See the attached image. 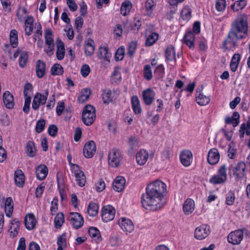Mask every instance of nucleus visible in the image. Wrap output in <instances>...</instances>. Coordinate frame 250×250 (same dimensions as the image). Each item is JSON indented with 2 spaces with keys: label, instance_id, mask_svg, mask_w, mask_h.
Segmentation results:
<instances>
[{
  "label": "nucleus",
  "instance_id": "1",
  "mask_svg": "<svg viewBox=\"0 0 250 250\" xmlns=\"http://www.w3.org/2000/svg\"><path fill=\"white\" fill-rule=\"evenodd\" d=\"M167 192V186L160 180H156L147 185L146 193L142 195L141 203L146 209L156 210L165 205L164 194Z\"/></svg>",
  "mask_w": 250,
  "mask_h": 250
},
{
  "label": "nucleus",
  "instance_id": "2",
  "mask_svg": "<svg viewBox=\"0 0 250 250\" xmlns=\"http://www.w3.org/2000/svg\"><path fill=\"white\" fill-rule=\"evenodd\" d=\"M248 32V17L244 14L237 15L232 23L231 28L227 39L224 41V45L231 43L233 46L237 45V41L245 37Z\"/></svg>",
  "mask_w": 250,
  "mask_h": 250
},
{
  "label": "nucleus",
  "instance_id": "3",
  "mask_svg": "<svg viewBox=\"0 0 250 250\" xmlns=\"http://www.w3.org/2000/svg\"><path fill=\"white\" fill-rule=\"evenodd\" d=\"M246 168L245 162L240 161L236 165H231L229 167V173L230 175H233L236 179L241 180L245 176Z\"/></svg>",
  "mask_w": 250,
  "mask_h": 250
},
{
  "label": "nucleus",
  "instance_id": "4",
  "mask_svg": "<svg viewBox=\"0 0 250 250\" xmlns=\"http://www.w3.org/2000/svg\"><path fill=\"white\" fill-rule=\"evenodd\" d=\"M96 118L95 109L91 105L85 106L82 113V121L86 125L93 124Z\"/></svg>",
  "mask_w": 250,
  "mask_h": 250
},
{
  "label": "nucleus",
  "instance_id": "5",
  "mask_svg": "<svg viewBox=\"0 0 250 250\" xmlns=\"http://www.w3.org/2000/svg\"><path fill=\"white\" fill-rule=\"evenodd\" d=\"M248 232L245 229L232 231L228 236V241L233 245H239L243 239L244 233L247 234Z\"/></svg>",
  "mask_w": 250,
  "mask_h": 250
},
{
  "label": "nucleus",
  "instance_id": "6",
  "mask_svg": "<svg viewBox=\"0 0 250 250\" xmlns=\"http://www.w3.org/2000/svg\"><path fill=\"white\" fill-rule=\"evenodd\" d=\"M108 163L112 167H117L119 166L122 160V156L120 151L116 148L112 149L108 154Z\"/></svg>",
  "mask_w": 250,
  "mask_h": 250
},
{
  "label": "nucleus",
  "instance_id": "7",
  "mask_svg": "<svg viewBox=\"0 0 250 250\" xmlns=\"http://www.w3.org/2000/svg\"><path fill=\"white\" fill-rule=\"evenodd\" d=\"M49 90L47 89L44 90L43 94L39 92L37 93L34 97L32 105V108L37 110L39 108L40 105L44 104L46 102Z\"/></svg>",
  "mask_w": 250,
  "mask_h": 250
},
{
  "label": "nucleus",
  "instance_id": "8",
  "mask_svg": "<svg viewBox=\"0 0 250 250\" xmlns=\"http://www.w3.org/2000/svg\"><path fill=\"white\" fill-rule=\"evenodd\" d=\"M210 233L209 226L203 224L195 229L194 236L196 239L202 240L207 238Z\"/></svg>",
  "mask_w": 250,
  "mask_h": 250
},
{
  "label": "nucleus",
  "instance_id": "9",
  "mask_svg": "<svg viewBox=\"0 0 250 250\" xmlns=\"http://www.w3.org/2000/svg\"><path fill=\"white\" fill-rule=\"evenodd\" d=\"M67 219L70 224L76 229H79L83 224V219L82 216L78 212H70Z\"/></svg>",
  "mask_w": 250,
  "mask_h": 250
},
{
  "label": "nucleus",
  "instance_id": "10",
  "mask_svg": "<svg viewBox=\"0 0 250 250\" xmlns=\"http://www.w3.org/2000/svg\"><path fill=\"white\" fill-rule=\"evenodd\" d=\"M115 210L112 206L107 205L103 208L101 216L104 222H108L112 220L115 217Z\"/></svg>",
  "mask_w": 250,
  "mask_h": 250
},
{
  "label": "nucleus",
  "instance_id": "11",
  "mask_svg": "<svg viewBox=\"0 0 250 250\" xmlns=\"http://www.w3.org/2000/svg\"><path fill=\"white\" fill-rule=\"evenodd\" d=\"M72 170L74 173L77 184L80 187L84 186L86 183V178L83 172L80 169L77 165H73Z\"/></svg>",
  "mask_w": 250,
  "mask_h": 250
},
{
  "label": "nucleus",
  "instance_id": "12",
  "mask_svg": "<svg viewBox=\"0 0 250 250\" xmlns=\"http://www.w3.org/2000/svg\"><path fill=\"white\" fill-rule=\"evenodd\" d=\"M118 224L126 234L131 233L134 229V226L132 221L128 218H121L118 221Z\"/></svg>",
  "mask_w": 250,
  "mask_h": 250
},
{
  "label": "nucleus",
  "instance_id": "13",
  "mask_svg": "<svg viewBox=\"0 0 250 250\" xmlns=\"http://www.w3.org/2000/svg\"><path fill=\"white\" fill-rule=\"evenodd\" d=\"M156 93L154 91L148 88L142 92V98L144 104L146 105H151L155 100Z\"/></svg>",
  "mask_w": 250,
  "mask_h": 250
},
{
  "label": "nucleus",
  "instance_id": "14",
  "mask_svg": "<svg viewBox=\"0 0 250 250\" xmlns=\"http://www.w3.org/2000/svg\"><path fill=\"white\" fill-rule=\"evenodd\" d=\"M203 89V86L201 85L200 87H198L196 89V101L198 104L201 106L205 105L208 104L210 99L209 97L204 95L201 92Z\"/></svg>",
  "mask_w": 250,
  "mask_h": 250
},
{
  "label": "nucleus",
  "instance_id": "15",
  "mask_svg": "<svg viewBox=\"0 0 250 250\" xmlns=\"http://www.w3.org/2000/svg\"><path fill=\"white\" fill-rule=\"evenodd\" d=\"M96 150V146L93 141L86 143L83 149V153L84 157L87 158H92Z\"/></svg>",
  "mask_w": 250,
  "mask_h": 250
},
{
  "label": "nucleus",
  "instance_id": "16",
  "mask_svg": "<svg viewBox=\"0 0 250 250\" xmlns=\"http://www.w3.org/2000/svg\"><path fill=\"white\" fill-rule=\"evenodd\" d=\"M220 154L218 150L215 148L211 149L208 155V161L211 165L216 164L219 160Z\"/></svg>",
  "mask_w": 250,
  "mask_h": 250
},
{
  "label": "nucleus",
  "instance_id": "17",
  "mask_svg": "<svg viewBox=\"0 0 250 250\" xmlns=\"http://www.w3.org/2000/svg\"><path fill=\"white\" fill-rule=\"evenodd\" d=\"M180 158L181 163L186 167L189 166L191 162L192 154L190 151L186 150L181 152Z\"/></svg>",
  "mask_w": 250,
  "mask_h": 250
},
{
  "label": "nucleus",
  "instance_id": "18",
  "mask_svg": "<svg viewBox=\"0 0 250 250\" xmlns=\"http://www.w3.org/2000/svg\"><path fill=\"white\" fill-rule=\"evenodd\" d=\"M2 100L5 107L8 109H12L14 106V97L8 91L3 94Z\"/></svg>",
  "mask_w": 250,
  "mask_h": 250
},
{
  "label": "nucleus",
  "instance_id": "19",
  "mask_svg": "<svg viewBox=\"0 0 250 250\" xmlns=\"http://www.w3.org/2000/svg\"><path fill=\"white\" fill-rule=\"evenodd\" d=\"M48 172V168L44 165H40L36 169V177L39 180H44L47 176Z\"/></svg>",
  "mask_w": 250,
  "mask_h": 250
},
{
  "label": "nucleus",
  "instance_id": "20",
  "mask_svg": "<svg viewBox=\"0 0 250 250\" xmlns=\"http://www.w3.org/2000/svg\"><path fill=\"white\" fill-rule=\"evenodd\" d=\"M194 208V201L190 198H188L185 201L183 205V209L184 212L186 215H189L193 211Z\"/></svg>",
  "mask_w": 250,
  "mask_h": 250
},
{
  "label": "nucleus",
  "instance_id": "21",
  "mask_svg": "<svg viewBox=\"0 0 250 250\" xmlns=\"http://www.w3.org/2000/svg\"><path fill=\"white\" fill-rule=\"evenodd\" d=\"M125 180L123 177H117L113 183V188L117 192H120L125 188Z\"/></svg>",
  "mask_w": 250,
  "mask_h": 250
},
{
  "label": "nucleus",
  "instance_id": "22",
  "mask_svg": "<svg viewBox=\"0 0 250 250\" xmlns=\"http://www.w3.org/2000/svg\"><path fill=\"white\" fill-rule=\"evenodd\" d=\"M185 43L190 49L194 48L195 37L194 33L191 31H187L184 36L183 38Z\"/></svg>",
  "mask_w": 250,
  "mask_h": 250
},
{
  "label": "nucleus",
  "instance_id": "23",
  "mask_svg": "<svg viewBox=\"0 0 250 250\" xmlns=\"http://www.w3.org/2000/svg\"><path fill=\"white\" fill-rule=\"evenodd\" d=\"M20 221L17 219H14L11 222L9 229V232L11 237L14 238L18 235L20 230Z\"/></svg>",
  "mask_w": 250,
  "mask_h": 250
},
{
  "label": "nucleus",
  "instance_id": "24",
  "mask_svg": "<svg viewBox=\"0 0 250 250\" xmlns=\"http://www.w3.org/2000/svg\"><path fill=\"white\" fill-rule=\"evenodd\" d=\"M148 157V153L145 150H140L136 154V161L139 165H144L147 161Z\"/></svg>",
  "mask_w": 250,
  "mask_h": 250
},
{
  "label": "nucleus",
  "instance_id": "25",
  "mask_svg": "<svg viewBox=\"0 0 250 250\" xmlns=\"http://www.w3.org/2000/svg\"><path fill=\"white\" fill-rule=\"evenodd\" d=\"M36 221L33 214H29L24 219V223L26 228L28 230L33 229L36 225Z\"/></svg>",
  "mask_w": 250,
  "mask_h": 250
},
{
  "label": "nucleus",
  "instance_id": "26",
  "mask_svg": "<svg viewBox=\"0 0 250 250\" xmlns=\"http://www.w3.org/2000/svg\"><path fill=\"white\" fill-rule=\"evenodd\" d=\"M36 72L38 78L43 77L45 73V63L44 62L40 60L37 61L36 65Z\"/></svg>",
  "mask_w": 250,
  "mask_h": 250
},
{
  "label": "nucleus",
  "instance_id": "27",
  "mask_svg": "<svg viewBox=\"0 0 250 250\" xmlns=\"http://www.w3.org/2000/svg\"><path fill=\"white\" fill-rule=\"evenodd\" d=\"M14 180L16 184L19 187H23L24 183V175L20 169H17L14 173Z\"/></svg>",
  "mask_w": 250,
  "mask_h": 250
},
{
  "label": "nucleus",
  "instance_id": "28",
  "mask_svg": "<svg viewBox=\"0 0 250 250\" xmlns=\"http://www.w3.org/2000/svg\"><path fill=\"white\" fill-rule=\"evenodd\" d=\"M14 203L11 197H8L5 202V213L6 216L10 218L13 212Z\"/></svg>",
  "mask_w": 250,
  "mask_h": 250
},
{
  "label": "nucleus",
  "instance_id": "29",
  "mask_svg": "<svg viewBox=\"0 0 250 250\" xmlns=\"http://www.w3.org/2000/svg\"><path fill=\"white\" fill-rule=\"evenodd\" d=\"M156 4V0H147L145 4L146 14L151 17L154 15L153 9Z\"/></svg>",
  "mask_w": 250,
  "mask_h": 250
},
{
  "label": "nucleus",
  "instance_id": "30",
  "mask_svg": "<svg viewBox=\"0 0 250 250\" xmlns=\"http://www.w3.org/2000/svg\"><path fill=\"white\" fill-rule=\"evenodd\" d=\"M131 104L133 110L135 114H139L142 112L140 101L137 96L131 97Z\"/></svg>",
  "mask_w": 250,
  "mask_h": 250
},
{
  "label": "nucleus",
  "instance_id": "31",
  "mask_svg": "<svg viewBox=\"0 0 250 250\" xmlns=\"http://www.w3.org/2000/svg\"><path fill=\"white\" fill-rule=\"evenodd\" d=\"M98 58L109 62V58L111 57V54L108 52V48L106 47H101L99 49Z\"/></svg>",
  "mask_w": 250,
  "mask_h": 250
},
{
  "label": "nucleus",
  "instance_id": "32",
  "mask_svg": "<svg viewBox=\"0 0 250 250\" xmlns=\"http://www.w3.org/2000/svg\"><path fill=\"white\" fill-rule=\"evenodd\" d=\"M91 93L89 88H84L81 91L80 95L78 98L79 103H83L86 101Z\"/></svg>",
  "mask_w": 250,
  "mask_h": 250
},
{
  "label": "nucleus",
  "instance_id": "33",
  "mask_svg": "<svg viewBox=\"0 0 250 250\" xmlns=\"http://www.w3.org/2000/svg\"><path fill=\"white\" fill-rule=\"evenodd\" d=\"M65 54V49L64 43L61 41H59L57 44V50L56 52L57 58L59 60L63 59Z\"/></svg>",
  "mask_w": 250,
  "mask_h": 250
},
{
  "label": "nucleus",
  "instance_id": "34",
  "mask_svg": "<svg viewBox=\"0 0 250 250\" xmlns=\"http://www.w3.org/2000/svg\"><path fill=\"white\" fill-rule=\"evenodd\" d=\"M26 153L28 156L34 157L36 154L35 144L32 141H29L26 144Z\"/></svg>",
  "mask_w": 250,
  "mask_h": 250
},
{
  "label": "nucleus",
  "instance_id": "35",
  "mask_svg": "<svg viewBox=\"0 0 250 250\" xmlns=\"http://www.w3.org/2000/svg\"><path fill=\"white\" fill-rule=\"evenodd\" d=\"M64 216L62 212L57 214L54 219V227L56 229H60L64 223Z\"/></svg>",
  "mask_w": 250,
  "mask_h": 250
},
{
  "label": "nucleus",
  "instance_id": "36",
  "mask_svg": "<svg viewBox=\"0 0 250 250\" xmlns=\"http://www.w3.org/2000/svg\"><path fill=\"white\" fill-rule=\"evenodd\" d=\"M112 93L110 90H104L102 93V99L104 104H108L113 101Z\"/></svg>",
  "mask_w": 250,
  "mask_h": 250
},
{
  "label": "nucleus",
  "instance_id": "37",
  "mask_svg": "<svg viewBox=\"0 0 250 250\" xmlns=\"http://www.w3.org/2000/svg\"><path fill=\"white\" fill-rule=\"evenodd\" d=\"M10 42L13 48L16 47L18 45V32L15 29H13L10 32Z\"/></svg>",
  "mask_w": 250,
  "mask_h": 250
},
{
  "label": "nucleus",
  "instance_id": "38",
  "mask_svg": "<svg viewBox=\"0 0 250 250\" xmlns=\"http://www.w3.org/2000/svg\"><path fill=\"white\" fill-rule=\"evenodd\" d=\"M99 207L95 203H90L87 207V212L89 216H95L98 212Z\"/></svg>",
  "mask_w": 250,
  "mask_h": 250
},
{
  "label": "nucleus",
  "instance_id": "39",
  "mask_svg": "<svg viewBox=\"0 0 250 250\" xmlns=\"http://www.w3.org/2000/svg\"><path fill=\"white\" fill-rule=\"evenodd\" d=\"M165 57L167 60L172 61L175 60V52L172 46H168L165 51Z\"/></svg>",
  "mask_w": 250,
  "mask_h": 250
},
{
  "label": "nucleus",
  "instance_id": "40",
  "mask_svg": "<svg viewBox=\"0 0 250 250\" xmlns=\"http://www.w3.org/2000/svg\"><path fill=\"white\" fill-rule=\"evenodd\" d=\"M132 7V4L129 1H125L122 4L121 13L125 16L129 13Z\"/></svg>",
  "mask_w": 250,
  "mask_h": 250
},
{
  "label": "nucleus",
  "instance_id": "41",
  "mask_svg": "<svg viewBox=\"0 0 250 250\" xmlns=\"http://www.w3.org/2000/svg\"><path fill=\"white\" fill-rule=\"evenodd\" d=\"M158 39V34L155 32L151 33L146 38L145 44L147 46L152 45Z\"/></svg>",
  "mask_w": 250,
  "mask_h": 250
},
{
  "label": "nucleus",
  "instance_id": "42",
  "mask_svg": "<svg viewBox=\"0 0 250 250\" xmlns=\"http://www.w3.org/2000/svg\"><path fill=\"white\" fill-rule=\"evenodd\" d=\"M246 5L245 0H238L231 5V9L234 11L242 9Z\"/></svg>",
  "mask_w": 250,
  "mask_h": 250
},
{
  "label": "nucleus",
  "instance_id": "43",
  "mask_svg": "<svg viewBox=\"0 0 250 250\" xmlns=\"http://www.w3.org/2000/svg\"><path fill=\"white\" fill-rule=\"evenodd\" d=\"M191 10L188 7H185L181 12V16L183 20L188 21L191 18Z\"/></svg>",
  "mask_w": 250,
  "mask_h": 250
},
{
  "label": "nucleus",
  "instance_id": "44",
  "mask_svg": "<svg viewBox=\"0 0 250 250\" xmlns=\"http://www.w3.org/2000/svg\"><path fill=\"white\" fill-rule=\"evenodd\" d=\"M45 43L47 45L54 44V40L52 38V32L51 29H47L45 32Z\"/></svg>",
  "mask_w": 250,
  "mask_h": 250
},
{
  "label": "nucleus",
  "instance_id": "45",
  "mask_svg": "<svg viewBox=\"0 0 250 250\" xmlns=\"http://www.w3.org/2000/svg\"><path fill=\"white\" fill-rule=\"evenodd\" d=\"M51 74L53 75H59L63 73V67L60 64H55L51 68Z\"/></svg>",
  "mask_w": 250,
  "mask_h": 250
},
{
  "label": "nucleus",
  "instance_id": "46",
  "mask_svg": "<svg viewBox=\"0 0 250 250\" xmlns=\"http://www.w3.org/2000/svg\"><path fill=\"white\" fill-rule=\"evenodd\" d=\"M32 85L29 83H27L24 86L23 95L24 98H31V95L32 93Z\"/></svg>",
  "mask_w": 250,
  "mask_h": 250
},
{
  "label": "nucleus",
  "instance_id": "47",
  "mask_svg": "<svg viewBox=\"0 0 250 250\" xmlns=\"http://www.w3.org/2000/svg\"><path fill=\"white\" fill-rule=\"evenodd\" d=\"M28 54L26 51H22L21 53L19 58V65L21 67H23L26 65L28 60Z\"/></svg>",
  "mask_w": 250,
  "mask_h": 250
},
{
  "label": "nucleus",
  "instance_id": "48",
  "mask_svg": "<svg viewBox=\"0 0 250 250\" xmlns=\"http://www.w3.org/2000/svg\"><path fill=\"white\" fill-rule=\"evenodd\" d=\"M143 73L144 78L146 80L149 81L152 78V71L149 65H145Z\"/></svg>",
  "mask_w": 250,
  "mask_h": 250
},
{
  "label": "nucleus",
  "instance_id": "49",
  "mask_svg": "<svg viewBox=\"0 0 250 250\" xmlns=\"http://www.w3.org/2000/svg\"><path fill=\"white\" fill-rule=\"evenodd\" d=\"M226 6V0H216L215 2V8L219 12L223 11Z\"/></svg>",
  "mask_w": 250,
  "mask_h": 250
},
{
  "label": "nucleus",
  "instance_id": "50",
  "mask_svg": "<svg viewBox=\"0 0 250 250\" xmlns=\"http://www.w3.org/2000/svg\"><path fill=\"white\" fill-rule=\"evenodd\" d=\"M235 199V194L233 191H229L226 195V203L228 205H233Z\"/></svg>",
  "mask_w": 250,
  "mask_h": 250
},
{
  "label": "nucleus",
  "instance_id": "51",
  "mask_svg": "<svg viewBox=\"0 0 250 250\" xmlns=\"http://www.w3.org/2000/svg\"><path fill=\"white\" fill-rule=\"evenodd\" d=\"M137 47V42H136L133 41L131 42L128 45V52H127V55L131 57L133 56V54H134L136 49Z\"/></svg>",
  "mask_w": 250,
  "mask_h": 250
},
{
  "label": "nucleus",
  "instance_id": "52",
  "mask_svg": "<svg viewBox=\"0 0 250 250\" xmlns=\"http://www.w3.org/2000/svg\"><path fill=\"white\" fill-rule=\"evenodd\" d=\"M125 55V48L120 47L116 51L115 55V59L116 61H121L123 59Z\"/></svg>",
  "mask_w": 250,
  "mask_h": 250
},
{
  "label": "nucleus",
  "instance_id": "53",
  "mask_svg": "<svg viewBox=\"0 0 250 250\" xmlns=\"http://www.w3.org/2000/svg\"><path fill=\"white\" fill-rule=\"evenodd\" d=\"M45 121L44 119H40L38 121L36 125V130L38 133L42 132L45 127Z\"/></svg>",
  "mask_w": 250,
  "mask_h": 250
},
{
  "label": "nucleus",
  "instance_id": "54",
  "mask_svg": "<svg viewBox=\"0 0 250 250\" xmlns=\"http://www.w3.org/2000/svg\"><path fill=\"white\" fill-rule=\"evenodd\" d=\"M226 180V179H224L223 177L219 176V175H216L212 177L210 180L209 182L211 183H212L213 184L216 185V184H219L223 183Z\"/></svg>",
  "mask_w": 250,
  "mask_h": 250
},
{
  "label": "nucleus",
  "instance_id": "55",
  "mask_svg": "<svg viewBox=\"0 0 250 250\" xmlns=\"http://www.w3.org/2000/svg\"><path fill=\"white\" fill-rule=\"evenodd\" d=\"M27 14V10L25 8H20L17 12V17L19 21L21 22H23L24 21L25 17Z\"/></svg>",
  "mask_w": 250,
  "mask_h": 250
},
{
  "label": "nucleus",
  "instance_id": "56",
  "mask_svg": "<svg viewBox=\"0 0 250 250\" xmlns=\"http://www.w3.org/2000/svg\"><path fill=\"white\" fill-rule=\"evenodd\" d=\"M84 51L85 54L87 56H91L94 51V47L92 45L91 42H88L84 46Z\"/></svg>",
  "mask_w": 250,
  "mask_h": 250
},
{
  "label": "nucleus",
  "instance_id": "57",
  "mask_svg": "<svg viewBox=\"0 0 250 250\" xmlns=\"http://www.w3.org/2000/svg\"><path fill=\"white\" fill-rule=\"evenodd\" d=\"M165 68L163 65H158L155 69L154 73L158 78H162L164 74Z\"/></svg>",
  "mask_w": 250,
  "mask_h": 250
},
{
  "label": "nucleus",
  "instance_id": "58",
  "mask_svg": "<svg viewBox=\"0 0 250 250\" xmlns=\"http://www.w3.org/2000/svg\"><path fill=\"white\" fill-rule=\"evenodd\" d=\"M58 199L57 197H54L51 202L50 211L51 214L54 215V212H56L58 209Z\"/></svg>",
  "mask_w": 250,
  "mask_h": 250
},
{
  "label": "nucleus",
  "instance_id": "59",
  "mask_svg": "<svg viewBox=\"0 0 250 250\" xmlns=\"http://www.w3.org/2000/svg\"><path fill=\"white\" fill-rule=\"evenodd\" d=\"M88 233L89 235L93 238H98L100 235L99 230L94 227H90L89 229Z\"/></svg>",
  "mask_w": 250,
  "mask_h": 250
},
{
  "label": "nucleus",
  "instance_id": "60",
  "mask_svg": "<svg viewBox=\"0 0 250 250\" xmlns=\"http://www.w3.org/2000/svg\"><path fill=\"white\" fill-rule=\"evenodd\" d=\"M105 188V184L103 179H100L96 184V190L98 192L102 191Z\"/></svg>",
  "mask_w": 250,
  "mask_h": 250
},
{
  "label": "nucleus",
  "instance_id": "61",
  "mask_svg": "<svg viewBox=\"0 0 250 250\" xmlns=\"http://www.w3.org/2000/svg\"><path fill=\"white\" fill-rule=\"evenodd\" d=\"M90 72V68L87 64L83 65L81 69V73L83 77H87Z\"/></svg>",
  "mask_w": 250,
  "mask_h": 250
},
{
  "label": "nucleus",
  "instance_id": "62",
  "mask_svg": "<svg viewBox=\"0 0 250 250\" xmlns=\"http://www.w3.org/2000/svg\"><path fill=\"white\" fill-rule=\"evenodd\" d=\"M66 3L70 11L74 12L77 10L78 6L74 0H66Z\"/></svg>",
  "mask_w": 250,
  "mask_h": 250
},
{
  "label": "nucleus",
  "instance_id": "63",
  "mask_svg": "<svg viewBox=\"0 0 250 250\" xmlns=\"http://www.w3.org/2000/svg\"><path fill=\"white\" fill-rule=\"evenodd\" d=\"M64 108V104L63 102H59L56 107V113L58 116L62 115Z\"/></svg>",
  "mask_w": 250,
  "mask_h": 250
},
{
  "label": "nucleus",
  "instance_id": "64",
  "mask_svg": "<svg viewBox=\"0 0 250 250\" xmlns=\"http://www.w3.org/2000/svg\"><path fill=\"white\" fill-rule=\"evenodd\" d=\"M26 244L25 239L24 237H21L19 242V245L17 250H25Z\"/></svg>",
  "mask_w": 250,
  "mask_h": 250
}]
</instances>
